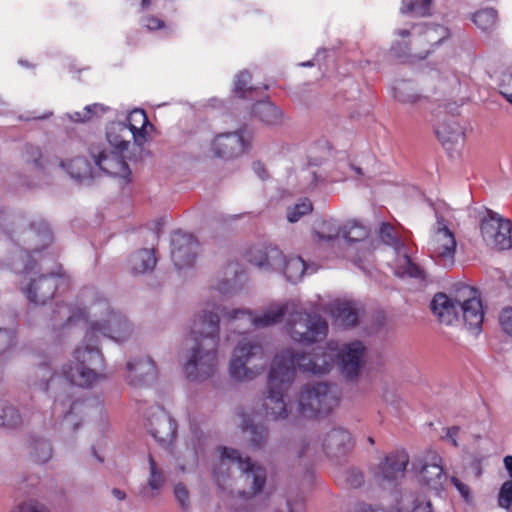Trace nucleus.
<instances>
[{"label": "nucleus", "instance_id": "nucleus-1", "mask_svg": "<svg viewBox=\"0 0 512 512\" xmlns=\"http://www.w3.org/2000/svg\"><path fill=\"white\" fill-rule=\"evenodd\" d=\"M53 327L62 328L79 321L85 324L83 341L72 353V359L63 364L60 374L66 383L56 391L59 377L52 374L46 365L39 366L37 376L42 390L53 391V413L63 416L61 429L68 439L80 427L86 405L80 399L73 398L72 386L92 389L107 379L104 355L99 347L100 337H106L117 343L130 339L134 332L132 323L119 310L99 294L93 296L82 306L57 305L53 312Z\"/></svg>", "mask_w": 512, "mask_h": 512}, {"label": "nucleus", "instance_id": "nucleus-2", "mask_svg": "<svg viewBox=\"0 0 512 512\" xmlns=\"http://www.w3.org/2000/svg\"><path fill=\"white\" fill-rule=\"evenodd\" d=\"M220 315L226 329L227 340L231 334H244L251 328H267L280 323L286 316L285 330L289 337L301 344H310L325 339L328 324L315 313H309L297 301L275 302L265 307L259 315L249 309H228L220 301L209 296L202 309L194 315L187 341L189 347L184 373L190 381H205L211 378L218 365L220 342Z\"/></svg>", "mask_w": 512, "mask_h": 512}, {"label": "nucleus", "instance_id": "nucleus-3", "mask_svg": "<svg viewBox=\"0 0 512 512\" xmlns=\"http://www.w3.org/2000/svg\"><path fill=\"white\" fill-rule=\"evenodd\" d=\"M53 240L48 223L42 219L30 223L29 227L17 235L16 241L21 244L22 259L20 288L29 302L45 304L54 295L60 278L61 268L57 271L44 272L42 256Z\"/></svg>", "mask_w": 512, "mask_h": 512}, {"label": "nucleus", "instance_id": "nucleus-4", "mask_svg": "<svg viewBox=\"0 0 512 512\" xmlns=\"http://www.w3.org/2000/svg\"><path fill=\"white\" fill-rule=\"evenodd\" d=\"M331 357L317 354L314 357L297 355L293 349L287 348L275 354L268 375L267 396L263 406L267 417L284 419L288 415L285 396L295 379V370L314 375L323 374L331 367Z\"/></svg>", "mask_w": 512, "mask_h": 512}, {"label": "nucleus", "instance_id": "nucleus-5", "mask_svg": "<svg viewBox=\"0 0 512 512\" xmlns=\"http://www.w3.org/2000/svg\"><path fill=\"white\" fill-rule=\"evenodd\" d=\"M234 467L241 471L249 488L247 491L241 492L240 496L244 504L237 506L236 511L263 512L266 508V500L258 498L257 495L262 492L266 484V469L251 461L249 457H243L237 449L225 446L218 447L214 452L212 473L219 487L223 489L226 487Z\"/></svg>", "mask_w": 512, "mask_h": 512}, {"label": "nucleus", "instance_id": "nucleus-6", "mask_svg": "<svg viewBox=\"0 0 512 512\" xmlns=\"http://www.w3.org/2000/svg\"><path fill=\"white\" fill-rule=\"evenodd\" d=\"M133 134L123 121H115L106 127V141L92 144L89 152L95 166L103 173L128 179L131 170L127 163L144 144V137Z\"/></svg>", "mask_w": 512, "mask_h": 512}, {"label": "nucleus", "instance_id": "nucleus-7", "mask_svg": "<svg viewBox=\"0 0 512 512\" xmlns=\"http://www.w3.org/2000/svg\"><path fill=\"white\" fill-rule=\"evenodd\" d=\"M268 354L263 341L243 335L235 344L228 363V374L235 382H250L263 373Z\"/></svg>", "mask_w": 512, "mask_h": 512}, {"label": "nucleus", "instance_id": "nucleus-8", "mask_svg": "<svg viewBox=\"0 0 512 512\" xmlns=\"http://www.w3.org/2000/svg\"><path fill=\"white\" fill-rule=\"evenodd\" d=\"M396 35L399 39L395 40L391 46V51L396 57L424 59L432 48L449 36V31L438 24L418 23L409 29L396 30Z\"/></svg>", "mask_w": 512, "mask_h": 512}, {"label": "nucleus", "instance_id": "nucleus-9", "mask_svg": "<svg viewBox=\"0 0 512 512\" xmlns=\"http://www.w3.org/2000/svg\"><path fill=\"white\" fill-rule=\"evenodd\" d=\"M366 348L361 341L355 340L349 343L339 345L330 341L325 348H316L311 353H296L314 357L317 354H324L331 357V366L334 363V357L341 373L348 379L358 377L361 368L365 363ZM329 368L327 373L331 370ZM326 374V372L324 373Z\"/></svg>", "mask_w": 512, "mask_h": 512}, {"label": "nucleus", "instance_id": "nucleus-10", "mask_svg": "<svg viewBox=\"0 0 512 512\" xmlns=\"http://www.w3.org/2000/svg\"><path fill=\"white\" fill-rule=\"evenodd\" d=\"M339 400L340 393L336 386L323 382L308 383L298 396L299 411L308 418L328 414L338 406Z\"/></svg>", "mask_w": 512, "mask_h": 512}, {"label": "nucleus", "instance_id": "nucleus-11", "mask_svg": "<svg viewBox=\"0 0 512 512\" xmlns=\"http://www.w3.org/2000/svg\"><path fill=\"white\" fill-rule=\"evenodd\" d=\"M253 139L254 132L247 126L218 133L210 140L207 153L215 158L234 160L251 150Z\"/></svg>", "mask_w": 512, "mask_h": 512}, {"label": "nucleus", "instance_id": "nucleus-12", "mask_svg": "<svg viewBox=\"0 0 512 512\" xmlns=\"http://www.w3.org/2000/svg\"><path fill=\"white\" fill-rule=\"evenodd\" d=\"M25 161L33 164L34 168L44 173L52 171L56 167L65 170L72 178L82 180L92 176L90 163L81 156L69 161L59 160L57 157L50 158L42 154L36 146H27Z\"/></svg>", "mask_w": 512, "mask_h": 512}, {"label": "nucleus", "instance_id": "nucleus-13", "mask_svg": "<svg viewBox=\"0 0 512 512\" xmlns=\"http://www.w3.org/2000/svg\"><path fill=\"white\" fill-rule=\"evenodd\" d=\"M418 481L433 491L440 494L444 489L446 475L442 466L441 456L434 450L428 449L418 454L412 461Z\"/></svg>", "mask_w": 512, "mask_h": 512}, {"label": "nucleus", "instance_id": "nucleus-14", "mask_svg": "<svg viewBox=\"0 0 512 512\" xmlns=\"http://www.w3.org/2000/svg\"><path fill=\"white\" fill-rule=\"evenodd\" d=\"M340 257L352 261L362 267V262L371 253V241L368 239V229L355 221L348 222L342 228Z\"/></svg>", "mask_w": 512, "mask_h": 512}, {"label": "nucleus", "instance_id": "nucleus-15", "mask_svg": "<svg viewBox=\"0 0 512 512\" xmlns=\"http://www.w3.org/2000/svg\"><path fill=\"white\" fill-rule=\"evenodd\" d=\"M457 242L454 233L448 228L445 220L437 216L427 249L431 258L440 266L448 268L455 262Z\"/></svg>", "mask_w": 512, "mask_h": 512}, {"label": "nucleus", "instance_id": "nucleus-16", "mask_svg": "<svg viewBox=\"0 0 512 512\" xmlns=\"http://www.w3.org/2000/svg\"><path fill=\"white\" fill-rule=\"evenodd\" d=\"M379 233L383 243L391 247L396 255L395 260L391 264L395 275L423 279L424 271L411 261L405 245L396 236L394 228L390 224L383 223Z\"/></svg>", "mask_w": 512, "mask_h": 512}, {"label": "nucleus", "instance_id": "nucleus-17", "mask_svg": "<svg viewBox=\"0 0 512 512\" xmlns=\"http://www.w3.org/2000/svg\"><path fill=\"white\" fill-rule=\"evenodd\" d=\"M510 220L501 217L498 213L486 209L480 218V231L485 243L495 249L505 250L511 247Z\"/></svg>", "mask_w": 512, "mask_h": 512}, {"label": "nucleus", "instance_id": "nucleus-18", "mask_svg": "<svg viewBox=\"0 0 512 512\" xmlns=\"http://www.w3.org/2000/svg\"><path fill=\"white\" fill-rule=\"evenodd\" d=\"M457 301L460 303L459 318L467 329L478 334L484 320L482 303L478 291L473 287L463 285L457 290Z\"/></svg>", "mask_w": 512, "mask_h": 512}, {"label": "nucleus", "instance_id": "nucleus-19", "mask_svg": "<svg viewBox=\"0 0 512 512\" xmlns=\"http://www.w3.org/2000/svg\"><path fill=\"white\" fill-rule=\"evenodd\" d=\"M144 417L145 426L156 441L162 445H168L172 442L177 426L161 406H150L145 410Z\"/></svg>", "mask_w": 512, "mask_h": 512}, {"label": "nucleus", "instance_id": "nucleus-20", "mask_svg": "<svg viewBox=\"0 0 512 512\" xmlns=\"http://www.w3.org/2000/svg\"><path fill=\"white\" fill-rule=\"evenodd\" d=\"M409 462V456L404 450H397L387 455L376 471L375 479L381 485H392L395 481L402 478L406 466Z\"/></svg>", "mask_w": 512, "mask_h": 512}, {"label": "nucleus", "instance_id": "nucleus-21", "mask_svg": "<svg viewBox=\"0 0 512 512\" xmlns=\"http://www.w3.org/2000/svg\"><path fill=\"white\" fill-rule=\"evenodd\" d=\"M436 135L451 157L458 154L464 143L465 133L454 115L446 116L436 126Z\"/></svg>", "mask_w": 512, "mask_h": 512}, {"label": "nucleus", "instance_id": "nucleus-22", "mask_svg": "<svg viewBox=\"0 0 512 512\" xmlns=\"http://www.w3.org/2000/svg\"><path fill=\"white\" fill-rule=\"evenodd\" d=\"M247 261L263 271H276L282 267L283 253L271 244H256L245 254Z\"/></svg>", "mask_w": 512, "mask_h": 512}, {"label": "nucleus", "instance_id": "nucleus-23", "mask_svg": "<svg viewBox=\"0 0 512 512\" xmlns=\"http://www.w3.org/2000/svg\"><path fill=\"white\" fill-rule=\"evenodd\" d=\"M198 243L185 233H175L171 238V257L178 269L191 266L197 256Z\"/></svg>", "mask_w": 512, "mask_h": 512}, {"label": "nucleus", "instance_id": "nucleus-24", "mask_svg": "<svg viewBox=\"0 0 512 512\" xmlns=\"http://www.w3.org/2000/svg\"><path fill=\"white\" fill-rule=\"evenodd\" d=\"M242 272L238 262H229L214 277L210 291L222 298L232 296L237 290V278Z\"/></svg>", "mask_w": 512, "mask_h": 512}, {"label": "nucleus", "instance_id": "nucleus-25", "mask_svg": "<svg viewBox=\"0 0 512 512\" xmlns=\"http://www.w3.org/2000/svg\"><path fill=\"white\" fill-rule=\"evenodd\" d=\"M460 303L457 301V293L450 297L444 293H437L431 301V310L439 322L445 325H454L460 322Z\"/></svg>", "mask_w": 512, "mask_h": 512}, {"label": "nucleus", "instance_id": "nucleus-26", "mask_svg": "<svg viewBox=\"0 0 512 512\" xmlns=\"http://www.w3.org/2000/svg\"><path fill=\"white\" fill-rule=\"evenodd\" d=\"M155 375V365L149 356H139L126 364L125 378L132 386L138 387L148 383Z\"/></svg>", "mask_w": 512, "mask_h": 512}, {"label": "nucleus", "instance_id": "nucleus-27", "mask_svg": "<svg viewBox=\"0 0 512 512\" xmlns=\"http://www.w3.org/2000/svg\"><path fill=\"white\" fill-rule=\"evenodd\" d=\"M351 446V435L342 427H332L322 439V448L328 456L344 454Z\"/></svg>", "mask_w": 512, "mask_h": 512}, {"label": "nucleus", "instance_id": "nucleus-28", "mask_svg": "<svg viewBox=\"0 0 512 512\" xmlns=\"http://www.w3.org/2000/svg\"><path fill=\"white\" fill-rule=\"evenodd\" d=\"M330 313L339 326L352 327L358 322V308L353 302H334L330 306Z\"/></svg>", "mask_w": 512, "mask_h": 512}, {"label": "nucleus", "instance_id": "nucleus-29", "mask_svg": "<svg viewBox=\"0 0 512 512\" xmlns=\"http://www.w3.org/2000/svg\"><path fill=\"white\" fill-rule=\"evenodd\" d=\"M252 114L259 121L268 126H278L283 122V112L271 101L264 99L256 102L252 107Z\"/></svg>", "mask_w": 512, "mask_h": 512}, {"label": "nucleus", "instance_id": "nucleus-30", "mask_svg": "<svg viewBox=\"0 0 512 512\" xmlns=\"http://www.w3.org/2000/svg\"><path fill=\"white\" fill-rule=\"evenodd\" d=\"M393 97L400 103L415 105L427 98L418 91L415 83L410 80H397L393 85Z\"/></svg>", "mask_w": 512, "mask_h": 512}, {"label": "nucleus", "instance_id": "nucleus-31", "mask_svg": "<svg viewBox=\"0 0 512 512\" xmlns=\"http://www.w3.org/2000/svg\"><path fill=\"white\" fill-rule=\"evenodd\" d=\"M29 457L37 464H45L53 457V446L49 438L32 435L29 440Z\"/></svg>", "mask_w": 512, "mask_h": 512}, {"label": "nucleus", "instance_id": "nucleus-32", "mask_svg": "<svg viewBox=\"0 0 512 512\" xmlns=\"http://www.w3.org/2000/svg\"><path fill=\"white\" fill-rule=\"evenodd\" d=\"M429 80L435 82L433 87L434 92L446 93L459 84V76L446 66L431 70Z\"/></svg>", "mask_w": 512, "mask_h": 512}, {"label": "nucleus", "instance_id": "nucleus-33", "mask_svg": "<svg viewBox=\"0 0 512 512\" xmlns=\"http://www.w3.org/2000/svg\"><path fill=\"white\" fill-rule=\"evenodd\" d=\"M204 441L198 440L192 446H188L183 451H179L176 456V465L181 472H190L198 465L199 454L202 453Z\"/></svg>", "mask_w": 512, "mask_h": 512}, {"label": "nucleus", "instance_id": "nucleus-34", "mask_svg": "<svg viewBox=\"0 0 512 512\" xmlns=\"http://www.w3.org/2000/svg\"><path fill=\"white\" fill-rule=\"evenodd\" d=\"M156 257L153 249H141L133 253L129 259V266L134 274L151 272L156 266Z\"/></svg>", "mask_w": 512, "mask_h": 512}, {"label": "nucleus", "instance_id": "nucleus-35", "mask_svg": "<svg viewBox=\"0 0 512 512\" xmlns=\"http://www.w3.org/2000/svg\"><path fill=\"white\" fill-rule=\"evenodd\" d=\"M308 267L304 260L299 256H290L288 258L283 256L282 267L277 271H283L287 280L292 283L300 281Z\"/></svg>", "mask_w": 512, "mask_h": 512}, {"label": "nucleus", "instance_id": "nucleus-36", "mask_svg": "<svg viewBox=\"0 0 512 512\" xmlns=\"http://www.w3.org/2000/svg\"><path fill=\"white\" fill-rule=\"evenodd\" d=\"M342 229L334 219L322 221L316 230V235L319 240L331 242L334 247L335 244L340 246Z\"/></svg>", "mask_w": 512, "mask_h": 512}, {"label": "nucleus", "instance_id": "nucleus-37", "mask_svg": "<svg viewBox=\"0 0 512 512\" xmlns=\"http://www.w3.org/2000/svg\"><path fill=\"white\" fill-rule=\"evenodd\" d=\"M22 421V415L13 404L0 400V427L16 428Z\"/></svg>", "mask_w": 512, "mask_h": 512}, {"label": "nucleus", "instance_id": "nucleus-38", "mask_svg": "<svg viewBox=\"0 0 512 512\" xmlns=\"http://www.w3.org/2000/svg\"><path fill=\"white\" fill-rule=\"evenodd\" d=\"M108 110L109 107L103 104L95 103L87 105L82 112L77 111L74 113H67L65 117L72 122L84 123L100 117L101 115L105 114Z\"/></svg>", "mask_w": 512, "mask_h": 512}, {"label": "nucleus", "instance_id": "nucleus-39", "mask_svg": "<svg viewBox=\"0 0 512 512\" xmlns=\"http://www.w3.org/2000/svg\"><path fill=\"white\" fill-rule=\"evenodd\" d=\"M472 22L482 31L491 32L497 25V11L493 8H484L471 15Z\"/></svg>", "mask_w": 512, "mask_h": 512}, {"label": "nucleus", "instance_id": "nucleus-40", "mask_svg": "<svg viewBox=\"0 0 512 512\" xmlns=\"http://www.w3.org/2000/svg\"><path fill=\"white\" fill-rule=\"evenodd\" d=\"M129 129L133 132V134H140L144 137V142L146 141L147 131L146 128L150 125L148 121V117L144 110L142 109H134L132 110L128 116L126 117V121H124Z\"/></svg>", "mask_w": 512, "mask_h": 512}, {"label": "nucleus", "instance_id": "nucleus-41", "mask_svg": "<svg viewBox=\"0 0 512 512\" xmlns=\"http://www.w3.org/2000/svg\"><path fill=\"white\" fill-rule=\"evenodd\" d=\"M242 429L249 435V441L255 448L261 447L267 438V429L263 424H254L251 419H244Z\"/></svg>", "mask_w": 512, "mask_h": 512}, {"label": "nucleus", "instance_id": "nucleus-42", "mask_svg": "<svg viewBox=\"0 0 512 512\" xmlns=\"http://www.w3.org/2000/svg\"><path fill=\"white\" fill-rule=\"evenodd\" d=\"M432 7L431 0H403L400 8L401 13H411L414 16H426Z\"/></svg>", "mask_w": 512, "mask_h": 512}, {"label": "nucleus", "instance_id": "nucleus-43", "mask_svg": "<svg viewBox=\"0 0 512 512\" xmlns=\"http://www.w3.org/2000/svg\"><path fill=\"white\" fill-rule=\"evenodd\" d=\"M148 464V486L154 491H159L166 482V476L164 474V471L158 466L152 455L148 456Z\"/></svg>", "mask_w": 512, "mask_h": 512}, {"label": "nucleus", "instance_id": "nucleus-44", "mask_svg": "<svg viewBox=\"0 0 512 512\" xmlns=\"http://www.w3.org/2000/svg\"><path fill=\"white\" fill-rule=\"evenodd\" d=\"M251 78V74L246 70L239 72L235 76L234 92L240 98H247L248 95L255 90V88L251 85Z\"/></svg>", "mask_w": 512, "mask_h": 512}, {"label": "nucleus", "instance_id": "nucleus-45", "mask_svg": "<svg viewBox=\"0 0 512 512\" xmlns=\"http://www.w3.org/2000/svg\"><path fill=\"white\" fill-rule=\"evenodd\" d=\"M313 206L308 198H303L287 210V219L290 223H295L301 217L312 212Z\"/></svg>", "mask_w": 512, "mask_h": 512}, {"label": "nucleus", "instance_id": "nucleus-46", "mask_svg": "<svg viewBox=\"0 0 512 512\" xmlns=\"http://www.w3.org/2000/svg\"><path fill=\"white\" fill-rule=\"evenodd\" d=\"M173 494L178 504V507L181 509V511L190 512L192 508V503L190 492L187 489V487L182 483H178L173 488Z\"/></svg>", "mask_w": 512, "mask_h": 512}, {"label": "nucleus", "instance_id": "nucleus-47", "mask_svg": "<svg viewBox=\"0 0 512 512\" xmlns=\"http://www.w3.org/2000/svg\"><path fill=\"white\" fill-rule=\"evenodd\" d=\"M297 178L299 181L297 190L299 192H306L312 189L318 181L316 173L310 169H302Z\"/></svg>", "mask_w": 512, "mask_h": 512}, {"label": "nucleus", "instance_id": "nucleus-48", "mask_svg": "<svg viewBox=\"0 0 512 512\" xmlns=\"http://www.w3.org/2000/svg\"><path fill=\"white\" fill-rule=\"evenodd\" d=\"M512 504V480L505 481L498 494V505L501 508L508 509Z\"/></svg>", "mask_w": 512, "mask_h": 512}, {"label": "nucleus", "instance_id": "nucleus-49", "mask_svg": "<svg viewBox=\"0 0 512 512\" xmlns=\"http://www.w3.org/2000/svg\"><path fill=\"white\" fill-rule=\"evenodd\" d=\"M499 323L503 332L512 338V307H506L501 311Z\"/></svg>", "mask_w": 512, "mask_h": 512}, {"label": "nucleus", "instance_id": "nucleus-50", "mask_svg": "<svg viewBox=\"0 0 512 512\" xmlns=\"http://www.w3.org/2000/svg\"><path fill=\"white\" fill-rule=\"evenodd\" d=\"M15 343V332L12 329L0 328V354L11 348Z\"/></svg>", "mask_w": 512, "mask_h": 512}, {"label": "nucleus", "instance_id": "nucleus-51", "mask_svg": "<svg viewBox=\"0 0 512 512\" xmlns=\"http://www.w3.org/2000/svg\"><path fill=\"white\" fill-rule=\"evenodd\" d=\"M141 25L149 31L164 30L167 31L169 28L165 25L164 21L155 16H144L141 19Z\"/></svg>", "mask_w": 512, "mask_h": 512}, {"label": "nucleus", "instance_id": "nucleus-52", "mask_svg": "<svg viewBox=\"0 0 512 512\" xmlns=\"http://www.w3.org/2000/svg\"><path fill=\"white\" fill-rule=\"evenodd\" d=\"M346 481L351 487L358 488L363 484L364 477L361 471L351 468L347 471Z\"/></svg>", "mask_w": 512, "mask_h": 512}, {"label": "nucleus", "instance_id": "nucleus-53", "mask_svg": "<svg viewBox=\"0 0 512 512\" xmlns=\"http://www.w3.org/2000/svg\"><path fill=\"white\" fill-rule=\"evenodd\" d=\"M14 512H49L42 504L36 501H27L18 506Z\"/></svg>", "mask_w": 512, "mask_h": 512}, {"label": "nucleus", "instance_id": "nucleus-54", "mask_svg": "<svg viewBox=\"0 0 512 512\" xmlns=\"http://www.w3.org/2000/svg\"><path fill=\"white\" fill-rule=\"evenodd\" d=\"M433 512L430 501L424 499H415L412 507L408 512Z\"/></svg>", "mask_w": 512, "mask_h": 512}, {"label": "nucleus", "instance_id": "nucleus-55", "mask_svg": "<svg viewBox=\"0 0 512 512\" xmlns=\"http://www.w3.org/2000/svg\"><path fill=\"white\" fill-rule=\"evenodd\" d=\"M451 482L454 487L457 489L459 494L464 498L465 501L470 500V489L469 487L461 482L457 477H452Z\"/></svg>", "mask_w": 512, "mask_h": 512}, {"label": "nucleus", "instance_id": "nucleus-56", "mask_svg": "<svg viewBox=\"0 0 512 512\" xmlns=\"http://www.w3.org/2000/svg\"><path fill=\"white\" fill-rule=\"evenodd\" d=\"M501 94L512 104V74L509 75L507 83L503 84Z\"/></svg>", "mask_w": 512, "mask_h": 512}, {"label": "nucleus", "instance_id": "nucleus-57", "mask_svg": "<svg viewBox=\"0 0 512 512\" xmlns=\"http://www.w3.org/2000/svg\"><path fill=\"white\" fill-rule=\"evenodd\" d=\"M287 506L288 512H304V502L302 499H297L295 501L288 499Z\"/></svg>", "mask_w": 512, "mask_h": 512}, {"label": "nucleus", "instance_id": "nucleus-58", "mask_svg": "<svg viewBox=\"0 0 512 512\" xmlns=\"http://www.w3.org/2000/svg\"><path fill=\"white\" fill-rule=\"evenodd\" d=\"M460 431L458 426L447 428L445 438L450 441L454 446H458L457 435Z\"/></svg>", "mask_w": 512, "mask_h": 512}, {"label": "nucleus", "instance_id": "nucleus-59", "mask_svg": "<svg viewBox=\"0 0 512 512\" xmlns=\"http://www.w3.org/2000/svg\"><path fill=\"white\" fill-rule=\"evenodd\" d=\"M253 171L261 180L268 178V172L264 164L261 162H255L253 164Z\"/></svg>", "mask_w": 512, "mask_h": 512}, {"label": "nucleus", "instance_id": "nucleus-60", "mask_svg": "<svg viewBox=\"0 0 512 512\" xmlns=\"http://www.w3.org/2000/svg\"><path fill=\"white\" fill-rule=\"evenodd\" d=\"M159 1L160 0H142L141 1V9L146 10L149 9L151 6L154 8H159Z\"/></svg>", "mask_w": 512, "mask_h": 512}, {"label": "nucleus", "instance_id": "nucleus-61", "mask_svg": "<svg viewBox=\"0 0 512 512\" xmlns=\"http://www.w3.org/2000/svg\"><path fill=\"white\" fill-rule=\"evenodd\" d=\"M112 495L117 499V500H124L126 498V493L118 488H114L112 490Z\"/></svg>", "mask_w": 512, "mask_h": 512}, {"label": "nucleus", "instance_id": "nucleus-62", "mask_svg": "<svg viewBox=\"0 0 512 512\" xmlns=\"http://www.w3.org/2000/svg\"><path fill=\"white\" fill-rule=\"evenodd\" d=\"M504 465L509 473V476L512 478V456H506L504 458Z\"/></svg>", "mask_w": 512, "mask_h": 512}, {"label": "nucleus", "instance_id": "nucleus-63", "mask_svg": "<svg viewBox=\"0 0 512 512\" xmlns=\"http://www.w3.org/2000/svg\"><path fill=\"white\" fill-rule=\"evenodd\" d=\"M356 512H377L372 506L368 504H360L356 510Z\"/></svg>", "mask_w": 512, "mask_h": 512}, {"label": "nucleus", "instance_id": "nucleus-64", "mask_svg": "<svg viewBox=\"0 0 512 512\" xmlns=\"http://www.w3.org/2000/svg\"><path fill=\"white\" fill-rule=\"evenodd\" d=\"M299 65L302 66V67H312V66L315 65V62H314V60H310V61H307V62H302Z\"/></svg>", "mask_w": 512, "mask_h": 512}]
</instances>
